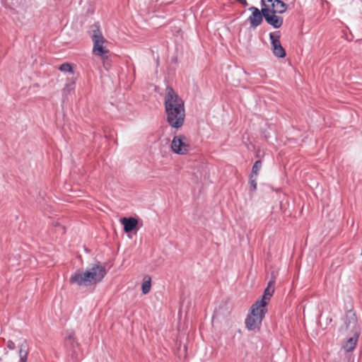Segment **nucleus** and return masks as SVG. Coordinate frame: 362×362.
I'll return each instance as SVG.
<instances>
[{
    "label": "nucleus",
    "mask_w": 362,
    "mask_h": 362,
    "mask_svg": "<svg viewBox=\"0 0 362 362\" xmlns=\"http://www.w3.org/2000/svg\"><path fill=\"white\" fill-rule=\"evenodd\" d=\"M165 107L167 121L170 127L179 129L185 121V111L183 100L171 87L166 88Z\"/></svg>",
    "instance_id": "obj_1"
},
{
    "label": "nucleus",
    "mask_w": 362,
    "mask_h": 362,
    "mask_svg": "<svg viewBox=\"0 0 362 362\" xmlns=\"http://www.w3.org/2000/svg\"><path fill=\"white\" fill-rule=\"evenodd\" d=\"M106 275L105 268L100 264H94L86 272L76 271L69 279L71 284L88 286L103 280Z\"/></svg>",
    "instance_id": "obj_2"
},
{
    "label": "nucleus",
    "mask_w": 362,
    "mask_h": 362,
    "mask_svg": "<svg viewBox=\"0 0 362 362\" xmlns=\"http://www.w3.org/2000/svg\"><path fill=\"white\" fill-rule=\"evenodd\" d=\"M267 313V308H265L264 304L254 303L251 305L245 321L247 329L255 332H259Z\"/></svg>",
    "instance_id": "obj_3"
},
{
    "label": "nucleus",
    "mask_w": 362,
    "mask_h": 362,
    "mask_svg": "<svg viewBox=\"0 0 362 362\" xmlns=\"http://www.w3.org/2000/svg\"><path fill=\"white\" fill-rule=\"evenodd\" d=\"M92 31L91 39L93 42V53L96 56L103 57L109 53L108 49L104 46L106 40L104 38L102 32L97 25L94 26Z\"/></svg>",
    "instance_id": "obj_4"
},
{
    "label": "nucleus",
    "mask_w": 362,
    "mask_h": 362,
    "mask_svg": "<svg viewBox=\"0 0 362 362\" xmlns=\"http://www.w3.org/2000/svg\"><path fill=\"white\" fill-rule=\"evenodd\" d=\"M172 151L179 155H185L189 150L187 138L184 135L175 136L171 142Z\"/></svg>",
    "instance_id": "obj_5"
},
{
    "label": "nucleus",
    "mask_w": 362,
    "mask_h": 362,
    "mask_svg": "<svg viewBox=\"0 0 362 362\" xmlns=\"http://www.w3.org/2000/svg\"><path fill=\"white\" fill-rule=\"evenodd\" d=\"M262 13L266 22L274 28H279L283 25V18L281 16H276V13L273 10H271L269 8H262Z\"/></svg>",
    "instance_id": "obj_6"
},
{
    "label": "nucleus",
    "mask_w": 362,
    "mask_h": 362,
    "mask_svg": "<svg viewBox=\"0 0 362 362\" xmlns=\"http://www.w3.org/2000/svg\"><path fill=\"white\" fill-rule=\"evenodd\" d=\"M280 32L276 31L269 33V39L272 52L276 57L283 58L286 56V51L280 42Z\"/></svg>",
    "instance_id": "obj_7"
},
{
    "label": "nucleus",
    "mask_w": 362,
    "mask_h": 362,
    "mask_svg": "<svg viewBox=\"0 0 362 362\" xmlns=\"http://www.w3.org/2000/svg\"><path fill=\"white\" fill-rule=\"evenodd\" d=\"M274 285H275V280L271 279L268 282L267 287L264 289V294L262 295V298L260 299L256 300L255 303H259L261 304H264V306L265 308H267L269 300L274 292Z\"/></svg>",
    "instance_id": "obj_8"
},
{
    "label": "nucleus",
    "mask_w": 362,
    "mask_h": 362,
    "mask_svg": "<svg viewBox=\"0 0 362 362\" xmlns=\"http://www.w3.org/2000/svg\"><path fill=\"white\" fill-rule=\"evenodd\" d=\"M249 10L252 11L251 16L248 18V21H250V26L253 28L259 26L263 19V15L262 13V10L259 11L257 8L255 6H251L249 8Z\"/></svg>",
    "instance_id": "obj_9"
},
{
    "label": "nucleus",
    "mask_w": 362,
    "mask_h": 362,
    "mask_svg": "<svg viewBox=\"0 0 362 362\" xmlns=\"http://www.w3.org/2000/svg\"><path fill=\"white\" fill-rule=\"evenodd\" d=\"M121 222L124 226V230L125 233L132 232L134 228L136 226L138 221L135 218H123Z\"/></svg>",
    "instance_id": "obj_10"
},
{
    "label": "nucleus",
    "mask_w": 362,
    "mask_h": 362,
    "mask_svg": "<svg viewBox=\"0 0 362 362\" xmlns=\"http://www.w3.org/2000/svg\"><path fill=\"white\" fill-rule=\"evenodd\" d=\"M358 333L357 332H355L354 335L350 337L344 344V349L347 351H351L354 350L356 345V342L358 338Z\"/></svg>",
    "instance_id": "obj_11"
},
{
    "label": "nucleus",
    "mask_w": 362,
    "mask_h": 362,
    "mask_svg": "<svg viewBox=\"0 0 362 362\" xmlns=\"http://www.w3.org/2000/svg\"><path fill=\"white\" fill-rule=\"evenodd\" d=\"M270 9L278 13H284L287 9V5L281 0H277Z\"/></svg>",
    "instance_id": "obj_12"
},
{
    "label": "nucleus",
    "mask_w": 362,
    "mask_h": 362,
    "mask_svg": "<svg viewBox=\"0 0 362 362\" xmlns=\"http://www.w3.org/2000/svg\"><path fill=\"white\" fill-rule=\"evenodd\" d=\"M28 344L25 341H24L19 346V351H18L19 357H21L23 355L28 356Z\"/></svg>",
    "instance_id": "obj_13"
},
{
    "label": "nucleus",
    "mask_w": 362,
    "mask_h": 362,
    "mask_svg": "<svg viewBox=\"0 0 362 362\" xmlns=\"http://www.w3.org/2000/svg\"><path fill=\"white\" fill-rule=\"evenodd\" d=\"M262 168V161L258 160L255 161L252 166L251 174L252 175H255V177H257L259 170Z\"/></svg>",
    "instance_id": "obj_14"
},
{
    "label": "nucleus",
    "mask_w": 362,
    "mask_h": 362,
    "mask_svg": "<svg viewBox=\"0 0 362 362\" xmlns=\"http://www.w3.org/2000/svg\"><path fill=\"white\" fill-rule=\"evenodd\" d=\"M141 290L144 294H147L151 290V278L148 277V280H145L142 283Z\"/></svg>",
    "instance_id": "obj_15"
},
{
    "label": "nucleus",
    "mask_w": 362,
    "mask_h": 362,
    "mask_svg": "<svg viewBox=\"0 0 362 362\" xmlns=\"http://www.w3.org/2000/svg\"><path fill=\"white\" fill-rule=\"evenodd\" d=\"M59 69L62 72H70L73 73L72 67L69 63H64L61 64L59 67Z\"/></svg>",
    "instance_id": "obj_16"
},
{
    "label": "nucleus",
    "mask_w": 362,
    "mask_h": 362,
    "mask_svg": "<svg viewBox=\"0 0 362 362\" xmlns=\"http://www.w3.org/2000/svg\"><path fill=\"white\" fill-rule=\"evenodd\" d=\"M257 177H255V175H250V190L251 191H255L257 189Z\"/></svg>",
    "instance_id": "obj_17"
},
{
    "label": "nucleus",
    "mask_w": 362,
    "mask_h": 362,
    "mask_svg": "<svg viewBox=\"0 0 362 362\" xmlns=\"http://www.w3.org/2000/svg\"><path fill=\"white\" fill-rule=\"evenodd\" d=\"M66 343L67 344L73 345V343L74 342V334L73 332H70L68 334L67 336L65 337Z\"/></svg>",
    "instance_id": "obj_18"
},
{
    "label": "nucleus",
    "mask_w": 362,
    "mask_h": 362,
    "mask_svg": "<svg viewBox=\"0 0 362 362\" xmlns=\"http://www.w3.org/2000/svg\"><path fill=\"white\" fill-rule=\"evenodd\" d=\"M6 346L10 350H13L16 348L14 342L11 340H8L6 344Z\"/></svg>",
    "instance_id": "obj_19"
},
{
    "label": "nucleus",
    "mask_w": 362,
    "mask_h": 362,
    "mask_svg": "<svg viewBox=\"0 0 362 362\" xmlns=\"http://www.w3.org/2000/svg\"><path fill=\"white\" fill-rule=\"evenodd\" d=\"M57 226L59 228V230L62 232V233H64V226H62L60 224H57Z\"/></svg>",
    "instance_id": "obj_20"
},
{
    "label": "nucleus",
    "mask_w": 362,
    "mask_h": 362,
    "mask_svg": "<svg viewBox=\"0 0 362 362\" xmlns=\"http://www.w3.org/2000/svg\"><path fill=\"white\" fill-rule=\"evenodd\" d=\"M27 357L28 356L23 355V356L20 357V362H26L27 361Z\"/></svg>",
    "instance_id": "obj_21"
},
{
    "label": "nucleus",
    "mask_w": 362,
    "mask_h": 362,
    "mask_svg": "<svg viewBox=\"0 0 362 362\" xmlns=\"http://www.w3.org/2000/svg\"><path fill=\"white\" fill-rule=\"evenodd\" d=\"M238 1L243 4V6L247 5V0H238Z\"/></svg>",
    "instance_id": "obj_22"
}]
</instances>
